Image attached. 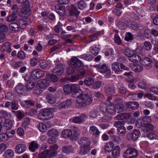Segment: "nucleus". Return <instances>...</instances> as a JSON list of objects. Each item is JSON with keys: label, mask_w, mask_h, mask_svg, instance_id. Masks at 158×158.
Listing matches in <instances>:
<instances>
[{"label": "nucleus", "mask_w": 158, "mask_h": 158, "mask_svg": "<svg viewBox=\"0 0 158 158\" xmlns=\"http://www.w3.org/2000/svg\"><path fill=\"white\" fill-rule=\"evenodd\" d=\"M71 135H70V140L73 141L77 140L79 138V135L77 133V128L76 127H71Z\"/></svg>", "instance_id": "obj_12"}, {"label": "nucleus", "mask_w": 158, "mask_h": 158, "mask_svg": "<svg viewBox=\"0 0 158 158\" xmlns=\"http://www.w3.org/2000/svg\"><path fill=\"white\" fill-rule=\"evenodd\" d=\"M79 14H70V22H73L76 21L78 18Z\"/></svg>", "instance_id": "obj_56"}, {"label": "nucleus", "mask_w": 158, "mask_h": 158, "mask_svg": "<svg viewBox=\"0 0 158 158\" xmlns=\"http://www.w3.org/2000/svg\"><path fill=\"white\" fill-rule=\"evenodd\" d=\"M140 131L139 130H134L131 134L128 133L126 135L127 139L129 140L132 139L133 140H135L140 136Z\"/></svg>", "instance_id": "obj_8"}, {"label": "nucleus", "mask_w": 158, "mask_h": 158, "mask_svg": "<svg viewBox=\"0 0 158 158\" xmlns=\"http://www.w3.org/2000/svg\"><path fill=\"white\" fill-rule=\"evenodd\" d=\"M130 60L133 62H136L141 60V57L138 55L133 53L129 58Z\"/></svg>", "instance_id": "obj_36"}, {"label": "nucleus", "mask_w": 158, "mask_h": 158, "mask_svg": "<svg viewBox=\"0 0 158 158\" xmlns=\"http://www.w3.org/2000/svg\"><path fill=\"white\" fill-rule=\"evenodd\" d=\"M144 105L145 107L147 108L152 109L154 108V104L151 102H146Z\"/></svg>", "instance_id": "obj_64"}, {"label": "nucleus", "mask_w": 158, "mask_h": 158, "mask_svg": "<svg viewBox=\"0 0 158 158\" xmlns=\"http://www.w3.org/2000/svg\"><path fill=\"white\" fill-rule=\"evenodd\" d=\"M2 123L6 130H9L11 128L12 123L10 120L5 119L4 122Z\"/></svg>", "instance_id": "obj_31"}, {"label": "nucleus", "mask_w": 158, "mask_h": 158, "mask_svg": "<svg viewBox=\"0 0 158 158\" xmlns=\"http://www.w3.org/2000/svg\"><path fill=\"white\" fill-rule=\"evenodd\" d=\"M114 105L106 106V107L105 108V110L103 109V110L107 112L109 114L111 115H114L116 114V111Z\"/></svg>", "instance_id": "obj_19"}, {"label": "nucleus", "mask_w": 158, "mask_h": 158, "mask_svg": "<svg viewBox=\"0 0 158 158\" xmlns=\"http://www.w3.org/2000/svg\"><path fill=\"white\" fill-rule=\"evenodd\" d=\"M130 114L128 113H122L117 115L116 119L118 121L127 120L130 118Z\"/></svg>", "instance_id": "obj_20"}, {"label": "nucleus", "mask_w": 158, "mask_h": 158, "mask_svg": "<svg viewBox=\"0 0 158 158\" xmlns=\"http://www.w3.org/2000/svg\"><path fill=\"white\" fill-rule=\"evenodd\" d=\"M14 155V151L11 149L7 150L3 154L5 158H12Z\"/></svg>", "instance_id": "obj_30"}, {"label": "nucleus", "mask_w": 158, "mask_h": 158, "mask_svg": "<svg viewBox=\"0 0 158 158\" xmlns=\"http://www.w3.org/2000/svg\"><path fill=\"white\" fill-rule=\"evenodd\" d=\"M26 148L25 144L20 143L16 146L15 148V151L17 154H21L26 151Z\"/></svg>", "instance_id": "obj_16"}, {"label": "nucleus", "mask_w": 158, "mask_h": 158, "mask_svg": "<svg viewBox=\"0 0 158 158\" xmlns=\"http://www.w3.org/2000/svg\"><path fill=\"white\" fill-rule=\"evenodd\" d=\"M46 98L48 102L51 104L54 103L56 101V98L52 95H47Z\"/></svg>", "instance_id": "obj_38"}, {"label": "nucleus", "mask_w": 158, "mask_h": 158, "mask_svg": "<svg viewBox=\"0 0 158 158\" xmlns=\"http://www.w3.org/2000/svg\"><path fill=\"white\" fill-rule=\"evenodd\" d=\"M50 64L47 61H42L40 63V67L43 69H48L50 68Z\"/></svg>", "instance_id": "obj_39"}, {"label": "nucleus", "mask_w": 158, "mask_h": 158, "mask_svg": "<svg viewBox=\"0 0 158 158\" xmlns=\"http://www.w3.org/2000/svg\"><path fill=\"white\" fill-rule=\"evenodd\" d=\"M58 145L54 144L49 147V149H46L39 154V158H52L57 155Z\"/></svg>", "instance_id": "obj_2"}, {"label": "nucleus", "mask_w": 158, "mask_h": 158, "mask_svg": "<svg viewBox=\"0 0 158 158\" xmlns=\"http://www.w3.org/2000/svg\"><path fill=\"white\" fill-rule=\"evenodd\" d=\"M94 66L98 71L102 73H108L110 71L109 67L105 64H95Z\"/></svg>", "instance_id": "obj_9"}, {"label": "nucleus", "mask_w": 158, "mask_h": 158, "mask_svg": "<svg viewBox=\"0 0 158 158\" xmlns=\"http://www.w3.org/2000/svg\"><path fill=\"white\" fill-rule=\"evenodd\" d=\"M13 112H15V115L19 119H22L24 116V114L23 112L20 110H18L17 111H12Z\"/></svg>", "instance_id": "obj_55"}, {"label": "nucleus", "mask_w": 158, "mask_h": 158, "mask_svg": "<svg viewBox=\"0 0 158 158\" xmlns=\"http://www.w3.org/2000/svg\"><path fill=\"white\" fill-rule=\"evenodd\" d=\"M145 48L147 51L151 50L152 47V44L149 41H146L144 44Z\"/></svg>", "instance_id": "obj_59"}, {"label": "nucleus", "mask_w": 158, "mask_h": 158, "mask_svg": "<svg viewBox=\"0 0 158 158\" xmlns=\"http://www.w3.org/2000/svg\"><path fill=\"white\" fill-rule=\"evenodd\" d=\"M117 131L118 135L120 136H123L126 132V129L124 126H122L118 128Z\"/></svg>", "instance_id": "obj_48"}, {"label": "nucleus", "mask_w": 158, "mask_h": 158, "mask_svg": "<svg viewBox=\"0 0 158 158\" xmlns=\"http://www.w3.org/2000/svg\"><path fill=\"white\" fill-rule=\"evenodd\" d=\"M124 122L123 121H120L118 120V121H116L114 123V127L118 128L120 127V126H123V125H124Z\"/></svg>", "instance_id": "obj_60"}, {"label": "nucleus", "mask_w": 158, "mask_h": 158, "mask_svg": "<svg viewBox=\"0 0 158 158\" xmlns=\"http://www.w3.org/2000/svg\"><path fill=\"white\" fill-rule=\"evenodd\" d=\"M142 118L146 124H145V129H143L144 132H147L148 131H152L154 127L153 125L151 123L153 121L152 117L149 116H143Z\"/></svg>", "instance_id": "obj_4"}, {"label": "nucleus", "mask_w": 158, "mask_h": 158, "mask_svg": "<svg viewBox=\"0 0 158 158\" xmlns=\"http://www.w3.org/2000/svg\"><path fill=\"white\" fill-rule=\"evenodd\" d=\"M10 28L13 31H17L20 29V26L16 23H12L10 24Z\"/></svg>", "instance_id": "obj_46"}, {"label": "nucleus", "mask_w": 158, "mask_h": 158, "mask_svg": "<svg viewBox=\"0 0 158 158\" xmlns=\"http://www.w3.org/2000/svg\"><path fill=\"white\" fill-rule=\"evenodd\" d=\"M70 14H79L80 11L78 10L77 6L75 4L71 5L70 7Z\"/></svg>", "instance_id": "obj_41"}, {"label": "nucleus", "mask_w": 158, "mask_h": 158, "mask_svg": "<svg viewBox=\"0 0 158 158\" xmlns=\"http://www.w3.org/2000/svg\"><path fill=\"white\" fill-rule=\"evenodd\" d=\"M146 124L144 123L143 119L142 117V119H138L137 120L135 123L136 126L138 128H140L142 127V130L143 129H145V124Z\"/></svg>", "instance_id": "obj_35"}, {"label": "nucleus", "mask_w": 158, "mask_h": 158, "mask_svg": "<svg viewBox=\"0 0 158 158\" xmlns=\"http://www.w3.org/2000/svg\"><path fill=\"white\" fill-rule=\"evenodd\" d=\"M138 151L136 149L129 148L125 150L124 156L126 158H135L138 156Z\"/></svg>", "instance_id": "obj_6"}, {"label": "nucleus", "mask_w": 158, "mask_h": 158, "mask_svg": "<svg viewBox=\"0 0 158 158\" xmlns=\"http://www.w3.org/2000/svg\"><path fill=\"white\" fill-rule=\"evenodd\" d=\"M30 121V120L29 118L25 117L24 119V121L22 123V126L26 129L28 128Z\"/></svg>", "instance_id": "obj_42"}, {"label": "nucleus", "mask_w": 158, "mask_h": 158, "mask_svg": "<svg viewBox=\"0 0 158 158\" xmlns=\"http://www.w3.org/2000/svg\"><path fill=\"white\" fill-rule=\"evenodd\" d=\"M15 91L18 94H22L24 92L25 88L22 83H19L15 87Z\"/></svg>", "instance_id": "obj_28"}, {"label": "nucleus", "mask_w": 158, "mask_h": 158, "mask_svg": "<svg viewBox=\"0 0 158 158\" xmlns=\"http://www.w3.org/2000/svg\"><path fill=\"white\" fill-rule=\"evenodd\" d=\"M114 146V143L112 142H110L107 143L105 146V151L106 152H110Z\"/></svg>", "instance_id": "obj_37"}, {"label": "nucleus", "mask_w": 158, "mask_h": 158, "mask_svg": "<svg viewBox=\"0 0 158 158\" xmlns=\"http://www.w3.org/2000/svg\"><path fill=\"white\" fill-rule=\"evenodd\" d=\"M37 85L41 89H46L49 85V81L46 79H41L38 81Z\"/></svg>", "instance_id": "obj_14"}, {"label": "nucleus", "mask_w": 158, "mask_h": 158, "mask_svg": "<svg viewBox=\"0 0 158 158\" xmlns=\"http://www.w3.org/2000/svg\"><path fill=\"white\" fill-rule=\"evenodd\" d=\"M105 89L106 92L109 95H112L115 92V88L112 86L106 85Z\"/></svg>", "instance_id": "obj_27"}, {"label": "nucleus", "mask_w": 158, "mask_h": 158, "mask_svg": "<svg viewBox=\"0 0 158 158\" xmlns=\"http://www.w3.org/2000/svg\"><path fill=\"white\" fill-rule=\"evenodd\" d=\"M79 144L82 145L81 146L89 147L91 143L89 139L86 137H82L78 141Z\"/></svg>", "instance_id": "obj_11"}, {"label": "nucleus", "mask_w": 158, "mask_h": 158, "mask_svg": "<svg viewBox=\"0 0 158 158\" xmlns=\"http://www.w3.org/2000/svg\"><path fill=\"white\" fill-rule=\"evenodd\" d=\"M79 85L77 84H73L71 87V92L78 93L79 90Z\"/></svg>", "instance_id": "obj_53"}, {"label": "nucleus", "mask_w": 158, "mask_h": 158, "mask_svg": "<svg viewBox=\"0 0 158 158\" xmlns=\"http://www.w3.org/2000/svg\"><path fill=\"white\" fill-rule=\"evenodd\" d=\"M44 75V71L39 69H36L33 70L31 75L32 78L35 80L41 78Z\"/></svg>", "instance_id": "obj_7"}, {"label": "nucleus", "mask_w": 158, "mask_h": 158, "mask_svg": "<svg viewBox=\"0 0 158 158\" xmlns=\"http://www.w3.org/2000/svg\"><path fill=\"white\" fill-rule=\"evenodd\" d=\"M139 87L142 89H144L148 88V85L145 82L142 81L138 84Z\"/></svg>", "instance_id": "obj_63"}, {"label": "nucleus", "mask_w": 158, "mask_h": 158, "mask_svg": "<svg viewBox=\"0 0 158 158\" xmlns=\"http://www.w3.org/2000/svg\"><path fill=\"white\" fill-rule=\"evenodd\" d=\"M55 9L56 12L60 15L63 16L65 15L66 9L64 6L57 4L55 6Z\"/></svg>", "instance_id": "obj_17"}, {"label": "nucleus", "mask_w": 158, "mask_h": 158, "mask_svg": "<svg viewBox=\"0 0 158 158\" xmlns=\"http://www.w3.org/2000/svg\"><path fill=\"white\" fill-rule=\"evenodd\" d=\"M11 44L10 43L6 42L4 44L2 47L1 51L2 52H7L8 53H9L11 51Z\"/></svg>", "instance_id": "obj_22"}, {"label": "nucleus", "mask_w": 158, "mask_h": 158, "mask_svg": "<svg viewBox=\"0 0 158 158\" xmlns=\"http://www.w3.org/2000/svg\"><path fill=\"white\" fill-rule=\"evenodd\" d=\"M89 131L90 133L93 135L98 136L100 133L98 128L94 126L90 127Z\"/></svg>", "instance_id": "obj_24"}, {"label": "nucleus", "mask_w": 158, "mask_h": 158, "mask_svg": "<svg viewBox=\"0 0 158 158\" xmlns=\"http://www.w3.org/2000/svg\"><path fill=\"white\" fill-rule=\"evenodd\" d=\"M30 5L31 3L30 2H26V5H23V7L19 12V16L25 17L28 16L31 12Z\"/></svg>", "instance_id": "obj_5"}, {"label": "nucleus", "mask_w": 158, "mask_h": 158, "mask_svg": "<svg viewBox=\"0 0 158 158\" xmlns=\"http://www.w3.org/2000/svg\"><path fill=\"white\" fill-rule=\"evenodd\" d=\"M71 65L75 68H78L82 65V62L76 57L71 58L70 60Z\"/></svg>", "instance_id": "obj_13"}, {"label": "nucleus", "mask_w": 158, "mask_h": 158, "mask_svg": "<svg viewBox=\"0 0 158 158\" xmlns=\"http://www.w3.org/2000/svg\"><path fill=\"white\" fill-rule=\"evenodd\" d=\"M35 83L33 82H28L26 85V88L27 90H31L34 87Z\"/></svg>", "instance_id": "obj_62"}, {"label": "nucleus", "mask_w": 158, "mask_h": 158, "mask_svg": "<svg viewBox=\"0 0 158 158\" xmlns=\"http://www.w3.org/2000/svg\"><path fill=\"white\" fill-rule=\"evenodd\" d=\"M89 49L91 53L95 56L98 54L100 50L98 47H96L95 46L90 47Z\"/></svg>", "instance_id": "obj_40"}, {"label": "nucleus", "mask_w": 158, "mask_h": 158, "mask_svg": "<svg viewBox=\"0 0 158 158\" xmlns=\"http://www.w3.org/2000/svg\"><path fill=\"white\" fill-rule=\"evenodd\" d=\"M126 104H125L123 102L118 103L114 106L116 113L117 112L118 113L123 111L125 108Z\"/></svg>", "instance_id": "obj_15"}, {"label": "nucleus", "mask_w": 158, "mask_h": 158, "mask_svg": "<svg viewBox=\"0 0 158 158\" xmlns=\"http://www.w3.org/2000/svg\"><path fill=\"white\" fill-rule=\"evenodd\" d=\"M8 30V28L5 25H2L0 26V33H3L6 32Z\"/></svg>", "instance_id": "obj_57"}, {"label": "nucleus", "mask_w": 158, "mask_h": 158, "mask_svg": "<svg viewBox=\"0 0 158 158\" xmlns=\"http://www.w3.org/2000/svg\"><path fill=\"white\" fill-rule=\"evenodd\" d=\"M152 62V60L148 57H145L141 60V64L144 67H148L151 64Z\"/></svg>", "instance_id": "obj_29"}, {"label": "nucleus", "mask_w": 158, "mask_h": 158, "mask_svg": "<svg viewBox=\"0 0 158 158\" xmlns=\"http://www.w3.org/2000/svg\"><path fill=\"white\" fill-rule=\"evenodd\" d=\"M120 64L114 62L112 64V69L115 73H119L121 72Z\"/></svg>", "instance_id": "obj_23"}, {"label": "nucleus", "mask_w": 158, "mask_h": 158, "mask_svg": "<svg viewBox=\"0 0 158 158\" xmlns=\"http://www.w3.org/2000/svg\"><path fill=\"white\" fill-rule=\"evenodd\" d=\"M69 105V100L67 99L66 101L61 102L58 105V107L59 108L65 109L67 107H68Z\"/></svg>", "instance_id": "obj_49"}, {"label": "nucleus", "mask_w": 158, "mask_h": 158, "mask_svg": "<svg viewBox=\"0 0 158 158\" xmlns=\"http://www.w3.org/2000/svg\"><path fill=\"white\" fill-rule=\"evenodd\" d=\"M92 101V98L87 94H81L77 98L75 105L77 108H81L89 105Z\"/></svg>", "instance_id": "obj_1"}, {"label": "nucleus", "mask_w": 158, "mask_h": 158, "mask_svg": "<svg viewBox=\"0 0 158 158\" xmlns=\"http://www.w3.org/2000/svg\"><path fill=\"white\" fill-rule=\"evenodd\" d=\"M120 147L118 146L114 147L112 152V155L114 158L117 157L120 155Z\"/></svg>", "instance_id": "obj_34"}, {"label": "nucleus", "mask_w": 158, "mask_h": 158, "mask_svg": "<svg viewBox=\"0 0 158 158\" xmlns=\"http://www.w3.org/2000/svg\"><path fill=\"white\" fill-rule=\"evenodd\" d=\"M118 27L121 30H124L127 26V24L123 22H119L117 23Z\"/></svg>", "instance_id": "obj_51"}, {"label": "nucleus", "mask_w": 158, "mask_h": 158, "mask_svg": "<svg viewBox=\"0 0 158 158\" xmlns=\"http://www.w3.org/2000/svg\"><path fill=\"white\" fill-rule=\"evenodd\" d=\"M132 69L135 72L138 73L141 72L143 69V68L141 65L136 64H134Z\"/></svg>", "instance_id": "obj_45"}, {"label": "nucleus", "mask_w": 158, "mask_h": 158, "mask_svg": "<svg viewBox=\"0 0 158 158\" xmlns=\"http://www.w3.org/2000/svg\"><path fill=\"white\" fill-rule=\"evenodd\" d=\"M39 130L42 132H44L47 130L46 125L43 123H40L38 126Z\"/></svg>", "instance_id": "obj_52"}, {"label": "nucleus", "mask_w": 158, "mask_h": 158, "mask_svg": "<svg viewBox=\"0 0 158 158\" xmlns=\"http://www.w3.org/2000/svg\"><path fill=\"white\" fill-rule=\"evenodd\" d=\"M17 16L15 14H12L9 15L6 18V20L8 22H12L15 21L17 19Z\"/></svg>", "instance_id": "obj_43"}, {"label": "nucleus", "mask_w": 158, "mask_h": 158, "mask_svg": "<svg viewBox=\"0 0 158 158\" xmlns=\"http://www.w3.org/2000/svg\"><path fill=\"white\" fill-rule=\"evenodd\" d=\"M34 102L33 101L31 100H27L22 102V106L25 108H28L31 106L34 105Z\"/></svg>", "instance_id": "obj_33"}, {"label": "nucleus", "mask_w": 158, "mask_h": 158, "mask_svg": "<svg viewBox=\"0 0 158 158\" xmlns=\"http://www.w3.org/2000/svg\"><path fill=\"white\" fill-rule=\"evenodd\" d=\"M61 135L64 138H68L69 137V129H66L64 130L61 133Z\"/></svg>", "instance_id": "obj_58"}, {"label": "nucleus", "mask_w": 158, "mask_h": 158, "mask_svg": "<svg viewBox=\"0 0 158 158\" xmlns=\"http://www.w3.org/2000/svg\"><path fill=\"white\" fill-rule=\"evenodd\" d=\"M46 77L47 78L50 80L51 81L54 82H56L58 79L57 76L52 74H49L47 75Z\"/></svg>", "instance_id": "obj_47"}, {"label": "nucleus", "mask_w": 158, "mask_h": 158, "mask_svg": "<svg viewBox=\"0 0 158 158\" xmlns=\"http://www.w3.org/2000/svg\"><path fill=\"white\" fill-rule=\"evenodd\" d=\"M53 114L49 108L41 110L38 115L39 119L42 120H46L51 119L53 118Z\"/></svg>", "instance_id": "obj_3"}, {"label": "nucleus", "mask_w": 158, "mask_h": 158, "mask_svg": "<svg viewBox=\"0 0 158 158\" xmlns=\"http://www.w3.org/2000/svg\"><path fill=\"white\" fill-rule=\"evenodd\" d=\"M77 4L78 8L80 10L84 9L87 6L86 3L83 0H80L78 2Z\"/></svg>", "instance_id": "obj_50"}, {"label": "nucleus", "mask_w": 158, "mask_h": 158, "mask_svg": "<svg viewBox=\"0 0 158 158\" xmlns=\"http://www.w3.org/2000/svg\"><path fill=\"white\" fill-rule=\"evenodd\" d=\"M131 27L132 29L135 30L138 29L141 30L143 28V26L137 23L132 24H131Z\"/></svg>", "instance_id": "obj_54"}, {"label": "nucleus", "mask_w": 158, "mask_h": 158, "mask_svg": "<svg viewBox=\"0 0 158 158\" xmlns=\"http://www.w3.org/2000/svg\"><path fill=\"white\" fill-rule=\"evenodd\" d=\"M65 65L62 64H60L57 65L52 70L53 73L56 74L58 75H61L64 72Z\"/></svg>", "instance_id": "obj_10"}, {"label": "nucleus", "mask_w": 158, "mask_h": 158, "mask_svg": "<svg viewBox=\"0 0 158 158\" xmlns=\"http://www.w3.org/2000/svg\"><path fill=\"white\" fill-rule=\"evenodd\" d=\"M80 148V151L79 153L81 155H84L87 154L89 152L90 150L89 147L84 146H81Z\"/></svg>", "instance_id": "obj_32"}, {"label": "nucleus", "mask_w": 158, "mask_h": 158, "mask_svg": "<svg viewBox=\"0 0 158 158\" xmlns=\"http://www.w3.org/2000/svg\"><path fill=\"white\" fill-rule=\"evenodd\" d=\"M47 134L49 137H57L59 135V133L56 129L52 128L48 131Z\"/></svg>", "instance_id": "obj_26"}, {"label": "nucleus", "mask_w": 158, "mask_h": 158, "mask_svg": "<svg viewBox=\"0 0 158 158\" xmlns=\"http://www.w3.org/2000/svg\"><path fill=\"white\" fill-rule=\"evenodd\" d=\"M126 104L127 108H131L133 110L136 109L138 108L139 106L138 102L134 101L127 102Z\"/></svg>", "instance_id": "obj_21"}, {"label": "nucleus", "mask_w": 158, "mask_h": 158, "mask_svg": "<svg viewBox=\"0 0 158 158\" xmlns=\"http://www.w3.org/2000/svg\"><path fill=\"white\" fill-rule=\"evenodd\" d=\"M86 115L82 114L79 116L76 117L73 119V122L77 124H81L85 121L86 118Z\"/></svg>", "instance_id": "obj_18"}, {"label": "nucleus", "mask_w": 158, "mask_h": 158, "mask_svg": "<svg viewBox=\"0 0 158 158\" xmlns=\"http://www.w3.org/2000/svg\"><path fill=\"white\" fill-rule=\"evenodd\" d=\"M39 145L36 141H32L30 144L29 149L32 152H35L36 149L38 148Z\"/></svg>", "instance_id": "obj_25"}, {"label": "nucleus", "mask_w": 158, "mask_h": 158, "mask_svg": "<svg viewBox=\"0 0 158 158\" xmlns=\"http://www.w3.org/2000/svg\"><path fill=\"white\" fill-rule=\"evenodd\" d=\"M94 82L93 79L91 77L86 78L84 79V84L87 86L91 85L94 83Z\"/></svg>", "instance_id": "obj_44"}, {"label": "nucleus", "mask_w": 158, "mask_h": 158, "mask_svg": "<svg viewBox=\"0 0 158 158\" xmlns=\"http://www.w3.org/2000/svg\"><path fill=\"white\" fill-rule=\"evenodd\" d=\"M48 139V142L50 144H53L57 141V139L56 137H50Z\"/></svg>", "instance_id": "obj_61"}]
</instances>
